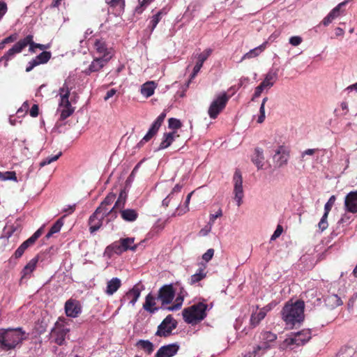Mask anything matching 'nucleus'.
<instances>
[{
  "mask_svg": "<svg viewBox=\"0 0 357 357\" xmlns=\"http://www.w3.org/2000/svg\"><path fill=\"white\" fill-rule=\"evenodd\" d=\"M304 301L298 300L295 303L287 302L283 307L281 314L282 319L287 326L293 328L304 319Z\"/></svg>",
  "mask_w": 357,
  "mask_h": 357,
  "instance_id": "f257e3e1",
  "label": "nucleus"
},
{
  "mask_svg": "<svg viewBox=\"0 0 357 357\" xmlns=\"http://www.w3.org/2000/svg\"><path fill=\"white\" fill-rule=\"evenodd\" d=\"M25 339V333L21 328L0 329V349L2 351L15 349Z\"/></svg>",
  "mask_w": 357,
  "mask_h": 357,
  "instance_id": "f03ea898",
  "label": "nucleus"
},
{
  "mask_svg": "<svg viewBox=\"0 0 357 357\" xmlns=\"http://www.w3.org/2000/svg\"><path fill=\"white\" fill-rule=\"evenodd\" d=\"M207 310L208 305L205 303V300H203L184 308L182 312L183 319L187 324H196L206 317Z\"/></svg>",
  "mask_w": 357,
  "mask_h": 357,
  "instance_id": "7ed1b4c3",
  "label": "nucleus"
},
{
  "mask_svg": "<svg viewBox=\"0 0 357 357\" xmlns=\"http://www.w3.org/2000/svg\"><path fill=\"white\" fill-rule=\"evenodd\" d=\"M137 247L138 245L135 243V238L127 237L121 238L118 241L114 242L112 244L107 246L106 250L107 251H111L113 253L120 255L128 250L135 252L137 250Z\"/></svg>",
  "mask_w": 357,
  "mask_h": 357,
  "instance_id": "20e7f679",
  "label": "nucleus"
},
{
  "mask_svg": "<svg viewBox=\"0 0 357 357\" xmlns=\"http://www.w3.org/2000/svg\"><path fill=\"white\" fill-rule=\"evenodd\" d=\"M115 199L116 194L113 192L109 193L100 203L99 206L96 208L100 212L107 215V222L114 220L117 217V213L116 211H115L114 206L111 209H109L108 208V206L112 205V204L114 202Z\"/></svg>",
  "mask_w": 357,
  "mask_h": 357,
  "instance_id": "39448f33",
  "label": "nucleus"
},
{
  "mask_svg": "<svg viewBox=\"0 0 357 357\" xmlns=\"http://www.w3.org/2000/svg\"><path fill=\"white\" fill-rule=\"evenodd\" d=\"M69 331L70 329L66 328L63 324L56 321L50 333L51 341L59 346L63 345Z\"/></svg>",
  "mask_w": 357,
  "mask_h": 357,
  "instance_id": "423d86ee",
  "label": "nucleus"
},
{
  "mask_svg": "<svg viewBox=\"0 0 357 357\" xmlns=\"http://www.w3.org/2000/svg\"><path fill=\"white\" fill-rule=\"evenodd\" d=\"M229 100V96L225 93L218 96L211 104L208 108V115L211 119H215L225 108Z\"/></svg>",
  "mask_w": 357,
  "mask_h": 357,
  "instance_id": "0eeeda50",
  "label": "nucleus"
},
{
  "mask_svg": "<svg viewBox=\"0 0 357 357\" xmlns=\"http://www.w3.org/2000/svg\"><path fill=\"white\" fill-rule=\"evenodd\" d=\"M177 322L171 314L167 315L158 326L155 335L159 337H168L176 328Z\"/></svg>",
  "mask_w": 357,
  "mask_h": 357,
  "instance_id": "6e6552de",
  "label": "nucleus"
},
{
  "mask_svg": "<svg viewBox=\"0 0 357 357\" xmlns=\"http://www.w3.org/2000/svg\"><path fill=\"white\" fill-rule=\"evenodd\" d=\"M28 43L29 42L27 38L20 40L0 58V62L5 61L4 66H7L9 61L12 60L17 54L20 53L28 46Z\"/></svg>",
  "mask_w": 357,
  "mask_h": 357,
  "instance_id": "1a4fd4ad",
  "label": "nucleus"
},
{
  "mask_svg": "<svg viewBox=\"0 0 357 357\" xmlns=\"http://www.w3.org/2000/svg\"><path fill=\"white\" fill-rule=\"evenodd\" d=\"M166 117L165 112H162L155 120L151 125L148 132L142 138V139L137 144V147L140 148L144 146L145 143L149 142L154 135L158 132L160 127L161 126L164 119Z\"/></svg>",
  "mask_w": 357,
  "mask_h": 357,
  "instance_id": "9d476101",
  "label": "nucleus"
},
{
  "mask_svg": "<svg viewBox=\"0 0 357 357\" xmlns=\"http://www.w3.org/2000/svg\"><path fill=\"white\" fill-rule=\"evenodd\" d=\"M233 182L234 193L235 195L234 199L237 202L238 206H240L242 204V199L243 197V177L239 169H236L233 176Z\"/></svg>",
  "mask_w": 357,
  "mask_h": 357,
  "instance_id": "9b49d317",
  "label": "nucleus"
},
{
  "mask_svg": "<svg viewBox=\"0 0 357 357\" xmlns=\"http://www.w3.org/2000/svg\"><path fill=\"white\" fill-rule=\"evenodd\" d=\"M105 217H107V215L97 209L91 214L88 220L91 234L95 233L101 228Z\"/></svg>",
  "mask_w": 357,
  "mask_h": 357,
  "instance_id": "f8f14e48",
  "label": "nucleus"
},
{
  "mask_svg": "<svg viewBox=\"0 0 357 357\" xmlns=\"http://www.w3.org/2000/svg\"><path fill=\"white\" fill-rule=\"evenodd\" d=\"M311 339V332L309 329L303 330L297 333L294 337L287 338L284 343L287 346L296 344L303 345Z\"/></svg>",
  "mask_w": 357,
  "mask_h": 357,
  "instance_id": "ddd939ff",
  "label": "nucleus"
},
{
  "mask_svg": "<svg viewBox=\"0 0 357 357\" xmlns=\"http://www.w3.org/2000/svg\"><path fill=\"white\" fill-rule=\"evenodd\" d=\"M64 310L67 317L76 318L82 313V307L79 301L71 298L66 301Z\"/></svg>",
  "mask_w": 357,
  "mask_h": 357,
  "instance_id": "4468645a",
  "label": "nucleus"
},
{
  "mask_svg": "<svg viewBox=\"0 0 357 357\" xmlns=\"http://www.w3.org/2000/svg\"><path fill=\"white\" fill-rule=\"evenodd\" d=\"M261 342L254 352L258 354L261 350L265 351L270 347V343L274 342L277 339V335L271 331H263L260 334Z\"/></svg>",
  "mask_w": 357,
  "mask_h": 357,
  "instance_id": "2eb2a0df",
  "label": "nucleus"
},
{
  "mask_svg": "<svg viewBox=\"0 0 357 357\" xmlns=\"http://www.w3.org/2000/svg\"><path fill=\"white\" fill-rule=\"evenodd\" d=\"M175 296V291L172 284H165L160 288L158 298L161 301L162 305H167L172 302Z\"/></svg>",
  "mask_w": 357,
  "mask_h": 357,
  "instance_id": "dca6fc26",
  "label": "nucleus"
},
{
  "mask_svg": "<svg viewBox=\"0 0 357 357\" xmlns=\"http://www.w3.org/2000/svg\"><path fill=\"white\" fill-rule=\"evenodd\" d=\"M93 48L96 50V52L100 55V57H107L108 59H112V49L108 47L106 41L103 38H94Z\"/></svg>",
  "mask_w": 357,
  "mask_h": 357,
  "instance_id": "f3484780",
  "label": "nucleus"
},
{
  "mask_svg": "<svg viewBox=\"0 0 357 357\" xmlns=\"http://www.w3.org/2000/svg\"><path fill=\"white\" fill-rule=\"evenodd\" d=\"M109 60L107 57L99 56L94 58L89 67L83 73L86 75H90L91 73L100 72L108 63Z\"/></svg>",
  "mask_w": 357,
  "mask_h": 357,
  "instance_id": "a211bd4d",
  "label": "nucleus"
},
{
  "mask_svg": "<svg viewBox=\"0 0 357 357\" xmlns=\"http://www.w3.org/2000/svg\"><path fill=\"white\" fill-rule=\"evenodd\" d=\"M212 52H213L212 49L207 48V49L204 50L202 53L197 54V62H196L195 66L193 68V70L191 74L192 79L197 76V75L200 71L201 68H202L204 63L211 55Z\"/></svg>",
  "mask_w": 357,
  "mask_h": 357,
  "instance_id": "6ab92c4d",
  "label": "nucleus"
},
{
  "mask_svg": "<svg viewBox=\"0 0 357 357\" xmlns=\"http://www.w3.org/2000/svg\"><path fill=\"white\" fill-rule=\"evenodd\" d=\"M289 158V151L283 146H280L276 151L273 160L278 167H283L287 164Z\"/></svg>",
  "mask_w": 357,
  "mask_h": 357,
  "instance_id": "aec40b11",
  "label": "nucleus"
},
{
  "mask_svg": "<svg viewBox=\"0 0 357 357\" xmlns=\"http://www.w3.org/2000/svg\"><path fill=\"white\" fill-rule=\"evenodd\" d=\"M50 58L51 53L50 52L43 51L39 55L36 56L33 59H32L28 63V65L26 68V71L30 72L36 66L47 63Z\"/></svg>",
  "mask_w": 357,
  "mask_h": 357,
  "instance_id": "412c9836",
  "label": "nucleus"
},
{
  "mask_svg": "<svg viewBox=\"0 0 357 357\" xmlns=\"http://www.w3.org/2000/svg\"><path fill=\"white\" fill-rule=\"evenodd\" d=\"M179 345L173 343L161 347L156 352L155 357H172L178 352Z\"/></svg>",
  "mask_w": 357,
  "mask_h": 357,
  "instance_id": "4be33fe9",
  "label": "nucleus"
},
{
  "mask_svg": "<svg viewBox=\"0 0 357 357\" xmlns=\"http://www.w3.org/2000/svg\"><path fill=\"white\" fill-rule=\"evenodd\" d=\"M344 207L345 210L349 213H357V191H351L346 195Z\"/></svg>",
  "mask_w": 357,
  "mask_h": 357,
  "instance_id": "5701e85b",
  "label": "nucleus"
},
{
  "mask_svg": "<svg viewBox=\"0 0 357 357\" xmlns=\"http://www.w3.org/2000/svg\"><path fill=\"white\" fill-rule=\"evenodd\" d=\"M70 93V89L68 86L67 83L65 82L61 88L59 89L60 102L59 107H72L69 101V96Z\"/></svg>",
  "mask_w": 357,
  "mask_h": 357,
  "instance_id": "b1692460",
  "label": "nucleus"
},
{
  "mask_svg": "<svg viewBox=\"0 0 357 357\" xmlns=\"http://www.w3.org/2000/svg\"><path fill=\"white\" fill-rule=\"evenodd\" d=\"M38 261V256H36L31 259L27 264L22 269L21 274V280L24 279H29L31 277L32 273L36 268L37 263Z\"/></svg>",
  "mask_w": 357,
  "mask_h": 357,
  "instance_id": "393cba45",
  "label": "nucleus"
},
{
  "mask_svg": "<svg viewBox=\"0 0 357 357\" xmlns=\"http://www.w3.org/2000/svg\"><path fill=\"white\" fill-rule=\"evenodd\" d=\"M324 302L326 306L329 310H333L343 304V302L340 297H339L337 294H335L327 295L324 298Z\"/></svg>",
  "mask_w": 357,
  "mask_h": 357,
  "instance_id": "a878e982",
  "label": "nucleus"
},
{
  "mask_svg": "<svg viewBox=\"0 0 357 357\" xmlns=\"http://www.w3.org/2000/svg\"><path fill=\"white\" fill-rule=\"evenodd\" d=\"M168 9L166 8H162L156 14L153 15L150 20L148 28L151 32H153L157 24L160 22L162 18L168 13Z\"/></svg>",
  "mask_w": 357,
  "mask_h": 357,
  "instance_id": "bb28decb",
  "label": "nucleus"
},
{
  "mask_svg": "<svg viewBox=\"0 0 357 357\" xmlns=\"http://www.w3.org/2000/svg\"><path fill=\"white\" fill-rule=\"evenodd\" d=\"M141 289L138 285H135L132 289L129 290L125 298L129 301V303L133 306L140 296Z\"/></svg>",
  "mask_w": 357,
  "mask_h": 357,
  "instance_id": "cd10ccee",
  "label": "nucleus"
},
{
  "mask_svg": "<svg viewBox=\"0 0 357 357\" xmlns=\"http://www.w3.org/2000/svg\"><path fill=\"white\" fill-rule=\"evenodd\" d=\"M119 211L122 219L126 222H134L137 219L139 216L137 211L135 209L123 208Z\"/></svg>",
  "mask_w": 357,
  "mask_h": 357,
  "instance_id": "c85d7f7f",
  "label": "nucleus"
},
{
  "mask_svg": "<svg viewBox=\"0 0 357 357\" xmlns=\"http://www.w3.org/2000/svg\"><path fill=\"white\" fill-rule=\"evenodd\" d=\"M121 285V282L118 278H113L107 282L105 293L108 295L114 294Z\"/></svg>",
  "mask_w": 357,
  "mask_h": 357,
  "instance_id": "c756f323",
  "label": "nucleus"
},
{
  "mask_svg": "<svg viewBox=\"0 0 357 357\" xmlns=\"http://www.w3.org/2000/svg\"><path fill=\"white\" fill-rule=\"evenodd\" d=\"M155 305V298L151 293H149L146 296L145 302L143 304V308L150 313H154L155 311L158 310V307H154Z\"/></svg>",
  "mask_w": 357,
  "mask_h": 357,
  "instance_id": "7c9ffc66",
  "label": "nucleus"
},
{
  "mask_svg": "<svg viewBox=\"0 0 357 357\" xmlns=\"http://www.w3.org/2000/svg\"><path fill=\"white\" fill-rule=\"evenodd\" d=\"M43 227L39 228L31 237L24 241L20 246L24 249L26 250L29 247L33 245L36 240L43 234Z\"/></svg>",
  "mask_w": 357,
  "mask_h": 357,
  "instance_id": "2f4dec72",
  "label": "nucleus"
},
{
  "mask_svg": "<svg viewBox=\"0 0 357 357\" xmlns=\"http://www.w3.org/2000/svg\"><path fill=\"white\" fill-rule=\"evenodd\" d=\"M206 265L202 264L201 266L199 268L197 272L192 275L190 279V284L191 285L195 284L197 282H199L202 280L206 278V272L205 271Z\"/></svg>",
  "mask_w": 357,
  "mask_h": 357,
  "instance_id": "473e14b6",
  "label": "nucleus"
},
{
  "mask_svg": "<svg viewBox=\"0 0 357 357\" xmlns=\"http://www.w3.org/2000/svg\"><path fill=\"white\" fill-rule=\"evenodd\" d=\"M318 291L317 289H311L307 290L305 293V297L307 299V302H310L313 305L319 304L321 298L317 297Z\"/></svg>",
  "mask_w": 357,
  "mask_h": 357,
  "instance_id": "72a5a7b5",
  "label": "nucleus"
},
{
  "mask_svg": "<svg viewBox=\"0 0 357 357\" xmlns=\"http://www.w3.org/2000/svg\"><path fill=\"white\" fill-rule=\"evenodd\" d=\"M176 132L165 133L162 140L159 146V149H164L169 147L174 140Z\"/></svg>",
  "mask_w": 357,
  "mask_h": 357,
  "instance_id": "f704fd0d",
  "label": "nucleus"
},
{
  "mask_svg": "<svg viewBox=\"0 0 357 357\" xmlns=\"http://www.w3.org/2000/svg\"><path fill=\"white\" fill-rule=\"evenodd\" d=\"M277 77L278 74L276 72L269 71L266 74L265 79L261 83L264 86L265 88L270 89L276 82Z\"/></svg>",
  "mask_w": 357,
  "mask_h": 357,
  "instance_id": "c9c22d12",
  "label": "nucleus"
},
{
  "mask_svg": "<svg viewBox=\"0 0 357 357\" xmlns=\"http://www.w3.org/2000/svg\"><path fill=\"white\" fill-rule=\"evenodd\" d=\"M155 86L153 82H147L142 85L141 93L149 98L154 93Z\"/></svg>",
  "mask_w": 357,
  "mask_h": 357,
  "instance_id": "e433bc0d",
  "label": "nucleus"
},
{
  "mask_svg": "<svg viewBox=\"0 0 357 357\" xmlns=\"http://www.w3.org/2000/svg\"><path fill=\"white\" fill-rule=\"evenodd\" d=\"M107 3L118 15H120L124 10L125 0H110L107 1Z\"/></svg>",
  "mask_w": 357,
  "mask_h": 357,
  "instance_id": "4c0bfd02",
  "label": "nucleus"
},
{
  "mask_svg": "<svg viewBox=\"0 0 357 357\" xmlns=\"http://www.w3.org/2000/svg\"><path fill=\"white\" fill-rule=\"evenodd\" d=\"M267 43L265 42L261 45L250 50L245 54H244L243 59H252L253 57L257 56L260 53H261L266 47Z\"/></svg>",
  "mask_w": 357,
  "mask_h": 357,
  "instance_id": "58836bf2",
  "label": "nucleus"
},
{
  "mask_svg": "<svg viewBox=\"0 0 357 357\" xmlns=\"http://www.w3.org/2000/svg\"><path fill=\"white\" fill-rule=\"evenodd\" d=\"M127 199V193L124 190H121L119 197L114 204L115 211H121L124 208Z\"/></svg>",
  "mask_w": 357,
  "mask_h": 357,
  "instance_id": "ea45409f",
  "label": "nucleus"
},
{
  "mask_svg": "<svg viewBox=\"0 0 357 357\" xmlns=\"http://www.w3.org/2000/svg\"><path fill=\"white\" fill-rule=\"evenodd\" d=\"M264 158L262 150L258 148L256 149L255 156L252 158V161L257 167L258 169L262 168L264 165Z\"/></svg>",
  "mask_w": 357,
  "mask_h": 357,
  "instance_id": "a19ab883",
  "label": "nucleus"
},
{
  "mask_svg": "<svg viewBox=\"0 0 357 357\" xmlns=\"http://www.w3.org/2000/svg\"><path fill=\"white\" fill-rule=\"evenodd\" d=\"M265 317L266 315L264 312L260 310L258 312L252 313L250 320V326L252 328H255Z\"/></svg>",
  "mask_w": 357,
  "mask_h": 357,
  "instance_id": "79ce46f5",
  "label": "nucleus"
},
{
  "mask_svg": "<svg viewBox=\"0 0 357 357\" xmlns=\"http://www.w3.org/2000/svg\"><path fill=\"white\" fill-rule=\"evenodd\" d=\"M24 38L28 39V40L29 42V43H28V45H29V52H35L36 48H38L41 50H45V49L47 48V47L45 45L34 43L33 40V36L32 35H28L26 37H24Z\"/></svg>",
  "mask_w": 357,
  "mask_h": 357,
  "instance_id": "37998d69",
  "label": "nucleus"
},
{
  "mask_svg": "<svg viewBox=\"0 0 357 357\" xmlns=\"http://www.w3.org/2000/svg\"><path fill=\"white\" fill-rule=\"evenodd\" d=\"M63 225V222L62 220V218H59L57 220L54 225L51 227L50 229L49 230L48 233L46 234L45 237L46 238H50L54 234L58 233L62 226Z\"/></svg>",
  "mask_w": 357,
  "mask_h": 357,
  "instance_id": "c03bdc74",
  "label": "nucleus"
},
{
  "mask_svg": "<svg viewBox=\"0 0 357 357\" xmlns=\"http://www.w3.org/2000/svg\"><path fill=\"white\" fill-rule=\"evenodd\" d=\"M192 194L193 192H191L187 195L186 200L185 202V206L183 207H177V215H182L189 211V204Z\"/></svg>",
  "mask_w": 357,
  "mask_h": 357,
  "instance_id": "a18cd8bd",
  "label": "nucleus"
},
{
  "mask_svg": "<svg viewBox=\"0 0 357 357\" xmlns=\"http://www.w3.org/2000/svg\"><path fill=\"white\" fill-rule=\"evenodd\" d=\"M137 345L144 351H147L148 354H151L153 351V344L149 340H139L137 342Z\"/></svg>",
  "mask_w": 357,
  "mask_h": 357,
  "instance_id": "49530a36",
  "label": "nucleus"
},
{
  "mask_svg": "<svg viewBox=\"0 0 357 357\" xmlns=\"http://www.w3.org/2000/svg\"><path fill=\"white\" fill-rule=\"evenodd\" d=\"M61 112L60 120L63 121L73 114L74 109L72 107H61L58 109Z\"/></svg>",
  "mask_w": 357,
  "mask_h": 357,
  "instance_id": "de8ad7c7",
  "label": "nucleus"
},
{
  "mask_svg": "<svg viewBox=\"0 0 357 357\" xmlns=\"http://www.w3.org/2000/svg\"><path fill=\"white\" fill-rule=\"evenodd\" d=\"M12 180L17 181L16 173L15 172H0V181Z\"/></svg>",
  "mask_w": 357,
  "mask_h": 357,
  "instance_id": "09e8293b",
  "label": "nucleus"
},
{
  "mask_svg": "<svg viewBox=\"0 0 357 357\" xmlns=\"http://www.w3.org/2000/svg\"><path fill=\"white\" fill-rule=\"evenodd\" d=\"M356 351L351 347L342 349L338 354V357H354Z\"/></svg>",
  "mask_w": 357,
  "mask_h": 357,
  "instance_id": "8fccbe9b",
  "label": "nucleus"
},
{
  "mask_svg": "<svg viewBox=\"0 0 357 357\" xmlns=\"http://www.w3.org/2000/svg\"><path fill=\"white\" fill-rule=\"evenodd\" d=\"M328 217V214L324 213L320 221L319 222L318 228H319V230L320 232H323L328 228V220H327Z\"/></svg>",
  "mask_w": 357,
  "mask_h": 357,
  "instance_id": "3c124183",
  "label": "nucleus"
},
{
  "mask_svg": "<svg viewBox=\"0 0 357 357\" xmlns=\"http://www.w3.org/2000/svg\"><path fill=\"white\" fill-rule=\"evenodd\" d=\"M267 100H268V98L267 97L264 98L261 104V106L259 108L260 114L257 119V122L259 123H261L264 121V119H265V104Z\"/></svg>",
  "mask_w": 357,
  "mask_h": 357,
  "instance_id": "603ef678",
  "label": "nucleus"
},
{
  "mask_svg": "<svg viewBox=\"0 0 357 357\" xmlns=\"http://www.w3.org/2000/svg\"><path fill=\"white\" fill-rule=\"evenodd\" d=\"M184 296L179 294L176 298V303L168 307L169 310L173 311L176 310H178L181 308L183 302Z\"/></svg>",
  "mask_w": 357,
  "mask_h": 357,
  "instance_id": "864d4df0",
  "label": "nucleus"
},
{
  "mask_svg": "<svg viewBox=\"0 0 357 357\" xmlns=\"http://www.w3.org/2000/svg\"><path fill=\"white\" fill-rule=\"evenodd\" d=\"M335 199H336V197L335 195H332L329 198V199L328 200V202L326 203V204L324 206V213H326L328 215L329 214L333 206L335 204Z\"/></svg>",
  "mask_w": 357,
  "mask_h": 357,
  "instance_id": "5fc2aeb1",
  "label": "nucleus"
},
{
  "mask_svg": "<svg viewBox=\"0 0 357 357\" xmlns=\"http://www.w3.org/2000/svg\"><path fill=\"white\" fill-rule=\"evenodd\" d=\"M346 5V2H342L335 7L329 13L332 15L333 18H336L340 15V10L342 6Z\"/></svg>",
  "mask_w": 357,
  "mask_h": 357,
  "instance_id": "6e6d98bb",
  "label": "nucleus"
},
{
  "mask_svg": "<svg viewBox=\"0 0 357 357\" xmlns=\"http://www.w3.org/2000/svg\"><path fill=\"white\" fill-rule=\"evenodd\" d=\"M169 128L172 129H178L181 127V123L179 120L174 118H170L168 120Z\"/></svg>",
  "mask_w": 357,
  "mask_h": 357,
  "instance_id": "4d7b16f0",
  "label": "nucleus"
},
{
  "mask_svg": "<svg viewBox=\"0 0 357 357\" xmlns=\"http://www.w3.org/2000/svg\"><path fill=\"white\" fill-rule=\"evenodd\" d=\"M61 153H59L58 155L45 158L40 162V166L44 167L47 165L50 164L52 162L57 160L59 159V158L61 156Z\"/></svg>",
  "mask_w": 357,
  "mask_h": 357,
  "instance_id": "13d9d810",
  "label": "nucleus"
},
{
  "mask_svg": "<svg viewBox=\"0 0 357 357\" xmlns=\"http://www.w3.org/2000/svg\"><path fill=\"white\" fill-rule=\"evenodd\" d=\"M213 255H214V250L212 248H210L202 255V259L206 262H208L213 258Z\"/></svg>",
  "mask_w": 357,
  "mask_h": 357,
  "instance_id": "bf43d9fd",
  "label": "nucleus"
},
{
  "mask_svg": "<svg viewBox=\"0 0 357 357\" xmlns=\"http://www.w3.org/2000/svg\"><path fill=\"white\" fill-rule=\"evenodd\" d=\"M265 89L266 88L264 87V86L261 83H260V84L255 88V93L253 95L252 100H254L255 98L259 97L261 96L262 91Z\"/></svg>",
  "mask_w": 357,
  "mask_h": 357,
  "instance_id": "052dcab7",
  "label": "nucleus"
},
{
  "mask_svg": "<svg viewBox=\"0 0 357 357\" xmlns=\"http://www.w3.org/2000/svg\"><path fill=\"white\" fill-rule=\"evenodd\" d=\"M283 231V227L280 225H278L277 226V228L275 231H274L273 234L271 236V240L273 241L278 238L282 233Z\"/></svg>",
  "mask_w": 357,
  "mask_h": 357,
  "instance_id": "680f3d73",
  "label": "nucleus"
},
{
  "mask_svg": "<svg viewBox=\"0 0 357 357\" xmlns=\"http://www.w3.org/2000/svg\"><path fill=\"white\" fill-rule=\"evenodd\" d=\"M302 43V38L300 36H292L289 38V43L293 46H298Z\"/></svg>",
  "mask_w": 357,
  "mask_h": 357,
  "instance_id": "e2e57ef3",
  "label": "nucleus"
},
{
  "mask_svg": "<svg viewBox=\"0 0 357 357\" xmlns=\"http://www.w3.org/2000/svg\"><path fill=\"white\" fill-rule=\"evenodd\" d=\"M173 199H175L174 197L173 196V193H169L167 197L162 200V206L167 207L169 205L171 201Z\"/></svg>",
  "mask_w": 357,
  "mask_h": 357,
  "instance_id": "0e129e2a",
  "label": "nucleus"
},
{
  "mask_svg": "<svg viewBox=\"0 0 357 357\" xmlns=\"http://www.w3.org/2000/svg\"><path fill=\"white\" fill-rule=\"evenodd\" d=\"M39 113V107L38 105L34 104L30 109V115L32 117L38 116Z\"/></svg>",
  "mask_w": 357,
  "mask_h": 357,
  "instance_id": "69168bd1",
  "label": "nucleus"
},
{
  "mask_svg": "<svg viewBox=\"0 0 357 357\" xmlns=\"http://www.w3.org/2000/svg\"><path fill=\"white\" fill-rule=\"evenodd\" d=\"M25 252V250H24L20 245L19 246V248L15 250V252H14L13 254V257L15 258V259H19L20 258L23 254Z\"/></svg>",
  "mask_w": 357,
  "mask_h": 357,
  "instance_id": "338daca9",
  "label": "nucleus"
},
{
  "mask_svg": "<svg viewBox=\"0 0 357 357\" xmlns=\"http://www.w3.org/2000/svg\"><path fill=\"white\" fill-rule=\"evenodd\" d=\"M335 18H333L332 17V15L328 13L327 15V16H326L324 20H322V24L324 25V26H328V24H330L333 20H334Z\"/></svg>",
  "mask_w": 357,
  "mask_h": 357,
  "instance_id": "774afa93",
  "label": "nucleus"
}]
</instances>
